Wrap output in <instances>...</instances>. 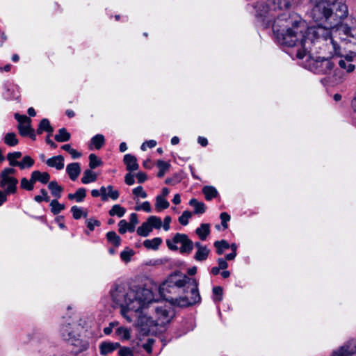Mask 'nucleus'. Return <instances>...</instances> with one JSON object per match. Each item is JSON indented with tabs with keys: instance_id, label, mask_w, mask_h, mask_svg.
<instances>
[{
	"instance_id": "1",
	"label": "nucleus",
	"mask_w": 356,
	"mask_h": 356,
	"mask_svg": "<svg viewBox=\"0 0 356 356\" xmlns=\"http://www.w3.org/2000/svg\"><path fill=\"white\" fill-rule=\"evenodd\" d=\"M332 14V7H329L325 2H320L311 11V17L317 24L316 27H307L306 22L293 13L278 17L273 26V32L280 44L290 47H300L296 54L298 58L302 59L307 54L312 58L313 47L320 39L325 41L330 40L334 46V26L328 22Z\"/></svg>"
},
{
	"instance_id": "2",
	"label": "nucleus",
	"mask_w": 356,
	"mask_h": 356,
	"mask_svg": "<svg viewBox=\"0 0 356 356\" xmlns=\"http://www.w3.org/2000/svg\"><path fill=\"white\" fill-rule=\"evenodd\" d=\"M113 301L121 308L122 315L129 321H132V316L129 314L133 312L140 317L142 309L147 303H151L152 294L150 290L140 288L137 291L127 289L122 283L115 282L110 290Z\"/></svg>"
},
{
	"instance_id": "3",
	"label": "nucleus",
	"mask_w": 356,
	"mask_h": 356,
	"mask_svg": "<svg viewBox=\"0 0 356 356\" xmlns=\"http://www.w3.org/2000/svg\"><path fill=\"white\" fill-rule=\"evenodd\" d=\"M335 33L339 40V44L335 42V56L345 57L348 62H352L356 56V27L337 23Z\"/></svg>"
},
{
	"instance_id": "4",
	"label": "nucleus",
	"mask_w": 356,
	"mask_h": 356,
	"mask_svg": "<svg viewBox=\"0 0 356 356\" xmlns=\"http://www.w3.org/2000/svg\"><path fill=\"white\" fill-rule=\"evenodd\" d=\"M186 275L179 272L171 274L159 286V294L165 300L175 305V299L181 294Z\"/></svg>"
},
{
	"instance_id": "5",
	"label": "nucleus",
	"mask_w": 356,
	"mask_h": 356,
	"mask_svg": "<svg viewBox=\"0 0 356 356\" xmlns=\"http://www.w3.org/2000/svg\"><path fill=\"white\" fill-rule=\"evenodd\" d=\"M184 287L181 290L182 296L175 299V305L179 307H188L201 302L198 290V282L194 278L186 275Z\"/></svg>"
},
{
	"instance_id": "6",
	"label": "nucleus",
	"mask_w": 356,
	"mask_h": 356,
	"mask_svg": "<svg viewBox=\"0 0 356 356\" xmlns=\"http://www.w3.org/2000/svg\"><path fill=\"white\" fill-rule=\"evenodd\" d=\"M154 317H141L139 320V323L143 324L144 320L145 319L147 325L163 327L167 323H169L175 316V309L169 305L156 307H154Z\"/></svg>"
},
{
	"instance_id": "7",
	"label": "nucleus",
	"mask_w": 356,
	"mask_h": 356,
	"mask_svg": "<svg viewBox=\"0 0 356 356\" xmlns=\"http://www.w3.org/2000/svg\"><path fill=\"white\" fill-rule=\"evenodd\" d=\"M181 244L179 252L181 254H189L193 250V242L188 238L186 234L177 233L172 240L167 239L166 245L170 250L177 251L178 247L175 245Z\"/></svg>"
},
{
	"instance_id": "8",
	"label": "nucleus",
	"mask_w": 356,
	"mask_h": 356,
	"mask_svg": "<svg viewBox=\"0 0 356 356\" xmlns=\"http://www.w3.org/2000/svg\"><path fill=\"white\" fill-rule=\"evenodd\" d=\"M256 12V17L261 19L262 22L266 25V27L273 26L275 21L278 19L280 16L279 15L277 18L274 19V17L270 14V6L268 4L263 1H257L254 6ZM284 13H283L284 15Z\"/></svg>"
},
{
	"instance_id": "9",
	"label": "nucleus",
	"mask_w": 356,
	"mask_h": 356,
	"mask_svg": "<svg viewBox=\"0 0 356 356\" xmlns=\"http://www.w3.org/2000/svg\"><path fill=\"white\" fill-rule=\"evenodd\" d=\"M312 67L315 73L327 74L333 67L332 58L316 56V58H313Z\"/></svg>"
},
{
	"instance_id": "10",
	"label": "nucleus",
	"mask_w": 356,
	"mask_h": 356,
	"mask_svg": "<svg viewBox=\"0 0 356 356\" xmlns=\"http://www.w3.org/2000/svg\"><path fill=\"white\" fill-rule=\"evenodd\" d=\"M67 343L73 346L71 352L74 355H77L86 350L89 348V342L86 340L80 339L79 335L78 334H76Z\"/></svg>"
},
{
	"instance_id": "11",
	"label": "nucleus",
	"mask_w": 356,
	"mask_h": 356,
	"mask_svg": "<svg viewBox=\"0 0 356 356\" xmlns=\"http://www.w3.org/2000/svg\"><path fill=\"white\" fill-rule=\"evenodd\" d=\"M4 91L3 95L7 100L18 99L19 97V88L10 81H6L3 84Z\"/></svg>"
},
{
	"instance_id": "12",
	"label": "nucleus",
	"mask_w": 356,
	"mask_h": 356,
	"mask_svg": "<svg viewBox=\"0 0 356 356\" xmlns=\"http://www.w3.org/2000/svg\"><path fill=\"white\" fill-rule=\"evenodd\" d=\"M355 354H356V339L348 341L337 351H335V356H352Z\"/></svg>"
},
{
	"instance_id": "13",
	"label": "nucleus",
	"mask_w": 356,
	"mask_h": 356,
	"mask_svg": "<svg viewBox=\"0 0 356 356\" xmlns=\"http://www.w3.org/2000/svg\"><path fill=\"white\" fill-rule=\"evenodd\" d=\"M17 184L18 180L14 177L1 179L0 181V186L4 188L7 195L15 194L17 192Z\"/></svg>"
},
{
	"instance_id": "14",
	"label": "nucleus",
	"mask_w": 356,
	"mask_h": 356,
	"mask_svg": "<svg viewBox=\"0 0 356 356\" xmlns=\"http://www.w3.org/2000/svg\"><path fill=\"white\" fill-rule=\"evenodd\" d=\"M99 348L100 354L106 355L120 348V344L118 342L103 341L99 344Z\"/></svg>"
},
{
	"instance_id": "15",
	"label": "nucleus",
	"mask_w": 356,
	"mask_h": 356,
	"mask_svg": "<svg viewBox=\"0 0 356 356\" xmlns=\"http://www.w3.org/2000/svg\"><path fill=\"white\" fill-rule=\"evenodd\" d=\"M76 334L70 323L61 325L60 328V335L64 341L68 342Z\"/></svg>"
},
{
	"instance_id": "16",
	"label": "nucleus",
	"mask_w": 356,
	"mask_h": 356,
	"mask_svg": "<svg viewBox=\"0 0 356 356\" xmlns=\"http://www.w3.org/2000/svg\"><path fill=\"white\" fill-rule=\"evenodd\" d=\"M40 346L38 350L39 352H42L49 356H57L58 347L50 345V343L45 338L42 339Z\"/></svg>"
},
{
	"instance_id": "17",
	"label": "nucleus",
	"mask_w": 356,
	"mask_h": 356,
	"mask_svg": "<svg viewBox=\"0 0 356 356\" xmlns=\"http://www.w3.org/2000/svg\"><path fill=\"white\" fill-rule=\"evenodd\" d=\"M123 162L126 165L127 170L129 172L137 170L139 168L136 157L130 154L124 156Z\"/></svg>"
},
{
	"instance_id": "18",
	"label": "nucleus",
	"mask_w": 356,
	"mask_h": 356,
	"mask_svg": "<svg viewBox=\"0 0 356 356\" xmlns=\"http://www.w3.org/2000/svg\"><path fill=\"white\" fill-rule=\"evenodd\" d=\"M17 129L20 136L23 137H29L31 140H36V134L35 130L31 127V124L26 125L18 124Z\"/></svg>"
},
{
	"instance_id": "19",
	"label": "nucleus",
	"mask_w": 356,
	"mask_h": 356,
	"mask_svg": "<svg viewBox=\"0 0 356 356\" xmlns=\"http://www.w3.org/2000/svg\"><path fill=\"white\" fill-rule=\"evenodd\" d=\"M348 15V9L347 5L341 1L335 0V17L340 19H345Z\"/></svg>"
},
{
	"instance_id": "20",
	"label": "nucleus",
	"mask_w": 356,
	"mask_h": 356,
	"mask_svg": "<svg viewBox=\"0 0 356 356\" xmlns=\"http://www.w3.org/2000/svg\"><path fill=\"white\" fill-rule=\"evenodd\" d=\"M45 163L48 166L60 170L64 168V157L62 155L54 156L46 160Z\"/></svg>"
},
{
	"instance_id": "21",
	"label": "nucleus",
	"mask_w": 356,
	"mask_h": 356,
	"mask_svg": "<svg viewBox=\"0 0 356 356\" xmlns=\"http://www.w3.org/2000/svg\"><path fill=\"white\" fill-rule=\"evenodd\" d=\"M66 172L72 181H75L81 173V167L79 163H72L67 165Z\"/></svg>"
},
{
	"instance_id": "22",
	"label": "nucleus",
	"mask_w": 356,
	"mask_h": 356,
	"mask_svg": "<svg viewBox=\"0 0 356 356\" xmlns=\"http://www.w3.org/2000/svg\"><path fill=\"white\" fill-rule=\"evenodd\" d=\"M272 4V9L276 10H288L291 6L293 0H268Z\"/></svg>"
},
{
	"instance_id": "23",
	"label": "nucleus",
	"mask_w": 356,
	"mask_h": 356,
	"mask_svg": "<svg viewBox=\"0 0 356 356\" xmlns=\"http://www.w3.org/2000/svg\"><path fill=\"white\" fill-rule=\"evenodd\" d=\"M44 131L47 132L49 135H52L54 132V128L51 125L49 120L47 118L41 120L36 130V133L38 135L42 134Z\"/></svg>"
},
{
	"instance_id": "24",
	"label": "nucleus",
	"mask_w": 356,
	"mask_h": 356,
	"mask_svg": "<svg viewBox=\"0 0 356 356\" xmlns=\"http://www.w3.org/2000/svg\"><path fill=\"white\" fill-rule=\"evenodd\" d=\"M32 181L35 183L39 181L42 184H47L50 179V175L47 172H41L39 170H35L31 172Z\"/></svg>"
},
{
	"instance_id": "25",
	"label": "nucleus",
	"mask_w": 356,
	"mask_h": 356,
	"mask_svg": "<svg viewBox=\"0 0 356 356\" xmlns=\"http://www.w3.org/2000/svg\"><path fill=\"white\" fill-rule=\"evenodd\" d=\"M34 160L30 156H24L21 161L11 163V166H17L20 170L30 168L34 165Z\"/></svg>"
},
{
	"instance_id": "26",
	"label": "nucleus",
	"mask_w": 356,
	"mask_h": 356,
	"mask_svg": "<svg viewBox=\"0 0 356 356\" xmlns=\"http://www.w3.org/2000/svg\"><path fill=\"white\" fill-rule=\"evenodd\" d=\"M189 205L194 208L195 214H202L206 211V206L204 202L197 201L195 198H192L189 201Z\"/></svg>"
},
{
	"instance_id": "27",
	"label": "nucleus",
	"mask_w": 356,
	"mask_h": 356,
	"mask_svg": "<svg viewBox=\"0 0 356 356\" xmlns=\"http://www.w3.org/2000/svg\"><path fill=\"white\" fill-rule=\"evenodd\" d=\"M48 188L51 195L57 199L61 197V193L63 191L62 186H59L56 181H51L48 184Z\"/></svg>"
},
{
	"instance_id": "28",
	"label": "nucleus",
	"mask_w": 356,
	"mask_h": 356,
	"mask_svg": "<svg viewBox=\"0 0 356 356\" xmlns=\"http://www.w3.org/2000/svg\"><path fill=\"white\" fill-rule=\"evenodd\" d=\"M71 138V134L65 128L59 129L58 134L54 136V139L58 143L69 141Z\"/></svg>"
},
{
	"instance_id": "29",
	"label": "nucleus",
	"mask_w": 356,
	"mask_h": 356,
	"mask_svg": "<svg viewBox=\"0 0 356 356\" xmlns=\"http://www.w3.org/2000/svg\"><path fill=\"white\" fill-rule=\"evenodd\" d=\"M195 233L202 241L206 240L207 236L210 234L209 224H201L200 227L196 229Z\"/></svg>"
},
{
	"instance_id": "30",
	"label": "nucleus",
	"mask_w": 356,
	"mask_h": 356,
	"mask_svg": "<svg viewBox=\"0 0 356 356\" xmlns=\"http://www.w3.org/2000/svg\"><path fill=\"white\" fill-rule=\"evenodd\" d=\"M202 193L204 195L205 199L207 201H210L213 198H216L218 193L215 187L211 186H205L202 188Z\"/></svg>"
},
{
	"instance_id": "31",
	"label": "nucleus",
	"mask_w": 356,
	"mask_h": 356,
	"mask_svg": "<svg viewBox=\"0 0 356 356\" xmlns=\"http://www.w3.org/2000/svg\"><path fill=\"white\" fill-rule=\"evenodd\" d=\"M106 239L108 242L112 244L115 248H118L121 244V238L114 231L106 233Z\"/></svg>"
},
{
	"instance_id": "32",
	"label": "nucleus",
	"mask_w": 356,
	"mask_h": 356,
	"mask_svg": "<svg viewBox=\"0 0 356 356\" xmlns=\"http://www.w3.org/2000/svg\"><path fill=\"white\" fill-rule=\"evenodd\" d=\"M97 179V175L92 171L91 169L86 170L83 172V175L81 178V182L84 184H88L91 182H95Z\"/></svg>"
},
{
	"instance_id": "33",
	"label": "nucleus",
	"mask_w": 356,
	"mask_h": 356,
	"mask_svg": "<svg viewBox=\"0 0 356 356\" xmlns=\"http://www.w3.org/2000/svg\"><path fill=\"white\" fill-rule=\"evenodd\" d=\"M161 243H162V239L159 237H156L152 240L147 239V240L144 241L143 245L147 249H152L154 250H156L159 249V247L161 244Z\"/></svg>"
},
{
	"instance_id": "34",
	"label": "nucleus",
	"mask_w": 356,
	"mask_h": 356,
	"mask_svg": "<svg viewBox=\"0 0 356 356\" xmlns=\"http://www.w3.org/2000/svg\"><path fill=\"white\" fill-rule=\"evenodd\" d=\"M184 172L182 170L175 173L171 177L165 179V183L171 186L176 185L181 181L184 179Z\"/></svg>"
},
{
	"instance_id": "35",
	"label": "nucleus",
	"mask_w": 356,
	"mask_h": 356,
	"mask_svg": "<svg viewBox=\"0 0 356 356\" xmlns=\"http://www.w3.org/2000/svg\"><path fill=\"white\" fill-rule=\"evenodd\" d=\"M90 144L93 145L96 149H99L105 144V138L102 134H97L91 138Z\"/></svg>"
},
{
	"instance_id": "36",
	"label": "nucleus",
	"mask_w": 356,
	"mask_h": 356,
	"mask_svg": "<svg viewBox=\"0 0 356 356\" xmlns=\"http://www.w3.org/2000/svg\"><path fill=\"white\" fill-rule=\"evenodd\" d=\"M152 231L149 224L147 220L143 222L142 225L138 227L136 232L138 235L143 237H147L149 236V233Z\"/></svg>"
},
{
	"instance_id": "37",
	"label": "nucleus",
	"mask_w": 356,
	"mask_h": 356,
	"mask_svg": "<svg viewBox=\"0 0 356 356\" xmlns=\"http://www.w3.org/2000/svg\"><path fill=\"white\" fill-rule=\"evenodd\" d=\"M210 253V250L207 247L202 248V250H197L194 259L197 261H203L207 259L209 254Z\"/></svg>"
},
{
	"instance_id": "38",
	"label": "nucleus",
	"mask_w": 356,
	"mask_h": 356,
	"mask_svg": "<svg viewBox=\"0 0 356 356\" xmlns=\"http://www.w3.org/2000/svg\"><path fill=\"white\" fill-rule=\"evenodd\" d=\"M3 142L8 146L14 147L19 143L17 136L13 132L7 133L3 138Z\"/></svg>"
},
{
	"instance_id": "39",
	"label": "nucleus",
	"mask_w": 356,
	"mask_h": 356,
	"mask_svg": "<svg viewBox=\"0 0 356 356\" xmlns=\"http://www.w3.org/2000/svg\"><path fill=\"white\" fill-rule=\"evenodd\" d=\"M213 245L216 248V253L218 255L222 254L225 250L229 248V244L225 240L216 241L214 242Z\"/></svg>"
},
{
	"instance_id": "40",
	"label": "nucleus",
	"mask_w": 356,
	"mask_h": 356,
	"mask_svg": "<svg viewBox=\"0 0 356 356\" xmlns=\"http://www.w3.org/2000/svg\"><path fill=\"white\" fill-rule=\"evenodd\" d=\"M169 202L161 195H158L156 197V209L157 211H161L162 210L166 209L169 207Z\"/></svg>"
},
{
	"instance_id": "41",
	"label": "nucleus",
	"mask_w": 356,
	"mask_h": 356,
	"mask_svg": "<svg viewBox=\"0 0 356 356\" xmlns=\"http://www.w3.org/2000/svg\"><path fill=\"white\" fill-rule=\"evenodd\" d=\"M156 165L159 168V171L157 173V177L161 178L164 176L165 172L170 168V164L162 160H158Z\"/></svg>"
},
{
	"instance_id": "42",
	"label": "nucleus",
	"mask_w": 356,
	"mask_h": 356,
	"mask_svg": "<svg viewBox=\"0 0 356 356\" xmlns=\"http://www.w3.org/2000/svg\"><path fill=\"white\" fill-rule=\"evenodd\" d=\"M49 205L51 207V211L54 215H58L65 209V205L59 203L56 199L52 200Z\"/></svg>"
},
{
	"instance_id": "43",
	"label": "nucleus",
	"mask_w": 356,
	"mask_h": 356,
	"mask_svg": "<svg viewBox=\"0 0 356 356\" xmlns=\"http://www.w3.org/2000/svg\"><path fill=\"white\" fill-rule=\"evenodd\" d=\"M126 212V209L119 204H115L108 211V214L111 216H117L119 218L122 217Z\"/></svg>"
},
{
	"instance_id": "44",
	"label": "nucleus",
	"mask_w": 356,
	"mask_h": 356,
	"mask_svg": "<svg viewBox=\"0 0 356 356\" xmlns=\"http://www.w3.org/2000/svg\"><path fill=\"white\" fill-rule=\"evenodd\" d=\"M147 220L148 223L149 224L152 229H153V228L159 229L162 227L161 219L158 216H151L148 217Z\"/></svg>"
},
{
	"instance_id": "45",
	"label": "nucleus",
	"mask_w": 356,
	"mask_h": 356,
	"mask_svg": "<svg viewBox=\"0 0 356 356\" xmlns=\"http://www.w3.org/2000/svg\"><path fill=\"white\" fill-rule=\"evenodd\" d=\"M343 59H341L339 61V65L341 69L346 70L347 73L353 72L355 69V65L352 64L351 62H348L345 57Z\"/></svg>"
},
{
	"instance_id": "46",
	"label": "nucleus",
	"mask_w": 356,
	"mask_h": 356,
	"mask_svg": "<svg viewBox=\"0 0 356 356\" xmlns=\"http://www.w3.org/2000/svg\"><path fill=\"white\" fill-rule=\"evenodd\" d=\"M213 300L216 303H218L222 300L223 289L220 286H214L212 289Z\"/></svg>"
},
{
	"instance_id": "47",
	"label": "nucleus",
	"mask_w": 356,
	"mask_h": 356,
	"mask_svg": "<svg viewBox=\"0 0 356 356\" xmlns=\"http://www.w3.org/2000/svg\"><path fill=\"white\" fill-rule=\"evenodd\" d=\"M70 211L72 213V216L75 220H79L81 217L86 218L88 216L87 212H83V209L77 206H72Z\"/></svg>"
},
{
	"instance_id": "48",
	"label": "nucleus",
	"mask_w": 356,
	"mask_h": 356,
	"mask_svg": "<svg viewBox=\"0 0 356 356\" xmlns=\"http://www.w3.org/2000/svg\"><path fill=\"white\" fill-rule=\"evenodd\" d=\"M89 167L91 170L95 169L103 164L102 161L95 154H90L88 156Z\"/></svg>"
},
{
	"instance_id": "49",
	"label": "nucleus",
	"mask_w": 356,
	"mask_h": 356,
	"mask_svg": "<svg viewBox=\"0 0 356 356\" xmlns=\"http://www.w3.org/2000/svg\"><path fill=\"white\" fill-rule=\"evenodd\" d=\"M106 188H107L106 192V201H108V198L113 200H116L119 198L120 193L118 190H114L113 186L108 185Z\"/></svg>"
},
{
	"instance_id": "50",
	"label": "nucleus",
	"mask_w": 356,
	"mask_h": 356,
	"mask_svg": "<svg viewBox=\"0 0 356 356\" xmlns=\"http://www.w3.org/2000/svg\"><path fill=\"white\" fill-rule=\"evenodd\" d=\"M35 182L32 181V175H31L30 180H28L26 178L24 177L20 181V187L22 189L26 190L28 191H31L34 188Z\"/></svg>"
},
{
	"instance_id": "51",
	"label": "nucleus",
	"mask_w": 356,
	"mask_h": 356,
	"mask_svg": "<svg viewBox=\"0 0 356 356\" xmlns=\"http://www.w3.org/2000/svg\"><path fill=\"white\" fill-rule=\"evenodd\" d=\"M107 191V188L105 186H102L99 190L93 189L91 191V195L93 197H97L99 196L101 197V199L103 202H106V192Z\"/></svg>"
},
{
	"instance_id": "52",
	"label": "nucleus",
	"mask_w": 356,
	"mask_h": 356,
	"mask_svg": "<svg viewBox=\"0 0 356 356\" xmlns=\"http://www.w3.org/2000/svg\"><path fill=\"white\" fill-rule=\"evenodd\" d=\"M134 254V251L132 249L127 248L121 252L120 258L123 261L129 262L131 261V258Z\"/></svg>"
},
{
	"instance_id": "53",
	"label": "nucleus",
	"mask_w": 356,
	"mask_h": 356,
	"mask_svg": "<svg viewBox=\"0 0 356 356\" xmlns=\"http://www.w3.org/2000/svg\"><path fill=\"white\" fill-rule=\"evenodd\" d=\"M115 334L120 337L122 339H129L130 338L129 331L124 327H119L115 330Z\"/></svg>"
},
{
	"instance_id": "54",
	"label": "nucleus",
	"mask_w": 356,
	"mask_h": 356,
	"mask_svg": "<svg viewBox=\"0 0 356 356\" xmlns=\"http://www.w3.org/2000/svg\"><path fill=\"white\" fill-rule=\"evenodd\" d=\"M40 193L42 195H35L34 197V200L38 203H40L43 201L48 202L50 200V197L48 195L47 191L44 188H42L40 190Z\"/></svg>"
},
{
	"instance_id": "55",
	"label": "nucleus",
	"mask_w": 356,
	"mask_h": 356,
	"mask_svg": "<svg viewBox=\"0 0 356 356\" xmlns=\"http://www.w3.org/2000/svg\"><path fill=\"white\" fill-rule=\"evenodd\" d=\"M192 217V213L189 211H184L182 214L179 217V222L185 226L188 224V219Z\"/></svg>"
},
{
	"instance_id": "56",
	"label": "nucleus",
	"mask_w": 356,
	"mask_h": 356,
	"mask_svg": "<svg viewBox=\"0 0 356 356\" xmlns=\"http://www.w3.org/2000/svg\"><path fill=\"white\" fill-rule=\"evenodd\" d=\"M321 83L326 88V90L327 93L330 92V88L333 86L334 79L333 77L331 76H325L321 79Z\"/></svg>"
},
{
	"instance_id": "57",
	"label": "nucleus",
	"mask_w": 356,
	"mask_h": 356,
	"mask_svg": "<svg viewBox=\"0 0 356 356\" xmlns=\"http://www.w3.org/2000/svg\"><path fill=\"white\" fill-rule=\"evenodd\" d=\"M75 200L77 202H81L84 200L86 196V189L84 188H79L75 193Z\"/></svg>"
},
{
	"instance_id": "58",
	"label": "nucleus",
	"mask_w": 356,
	"mask_h": 356,
	"mask_svg": "<svg viewBox=\"0 0 356 356\" xmlns=\"http://www.w3.org/2000/svg\"><path fill=\"white\" fill-rule=\"evenodd\" d=\"M86 224L88 229L90 232H92L95 227H99L101 225V222L94 218H90L86 220Z\"/></svg>"
},
{
	"instance_id": "59",
	"label": "nucleus",
	"mask_w": 356,
	"mask_h": 356,
	"mask_svg": "<svg viewBox=\"0 0 356 356\" xmlns=\"http://www.w3.org/2000/svg\"><path fill=\"white\" fill-rule=\"evenodd\" d=\"M15 118L19 122V124H31V118L25 115L15 113Z\"/></svg>"
},
{
	"instance_id": "60",
	"label": "nucleus",
	"mask_w": 356,
	"mask_h": 356,
	"mask_svg": "<svg viewBox=\"0 0 356 356\" xmlns=\"http://www.w3.org/2000/svg\"><path fill=\"white\" fill-rule=\"evenodd\" d=\"M22 156V153L20 152H10L7 154V159L9 161V165H11V163L14 162H18L17 161V159H19Z\"/></svg>"
},
{
	"instance_id": "61",
	"label": "nucleus",
	"mask_w": 356,
	"mask_h": 356,
	"mask_svg": "<svg viewBox=\"0 0 356 356\" xmlns=\"http://www.w3.org/2000/svg\"><path fill=\"white\" fill-rule=\"evenodd\" d=\"M132 193L134 195L139 196L142 198H146L147 197V193L143 190V188L141 186L134 188Z\"/></svg>"
},
{
	"instance_id": "62",
	"label": "nucleus",
	"mask_w": 356,
	"mask_h": 356,
	"mask_svg": "<svg viewBox=\"0 0 356 356\" xmlns=\"http://www.w3.org/2000/svg\"><path fill=\"white\" fill-rule=\"evenodd\" d=\"M16 172L15 169L13 168H6L3 169L0 175L1 179L11 177L10 175H13Z\"/></svg>"
},
{
	"instance_id": "63",
	"label": "nucleus",
	"mask_w": 356,
	"mask_h": 356,
	"mask_svg": "<svg viewBox=\"0 0 356 356\" xmlns=\"http://www.w3.org/2000/svg\"><path fill=\"white\" fill-rule=\"evenodd\" d=\"M221 224L224 229L228 227L227 222L230 220V216L227 212H222L220 215Z\"/></svg>"
},
{
	"instance_id": "64",
	"label": "nucleus",
	"mask_w": 356,
	"mask_h": 356,
	"mask_svg": "<svg viewBox=\"0 0 356 356\" xmlns=\"http://www.w3.org/2000/svg\"><path fill=\"white\" fill-rule=\"evenodd\" d=\"M119 356H133V351L129 347H122L118 351Z\"/></svg>"
}]
</instances>
